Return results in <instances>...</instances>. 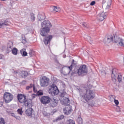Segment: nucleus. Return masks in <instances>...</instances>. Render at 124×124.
Here are the masks:
<instances>
[{
    "label": "nucleus",
    "mask_w": 124,
    "mask_h": 124,
    "mask_svg": "<svg viewBox=\"0 0 124 124\" xmlns=\"http://www.w3.org/2000/svg\"><path fill=\"white\" fill-rule=\"evenodd\" d=\"M42 28L40 31V34L42 36H45L44 38V42L45 45L50 44V42L53 38L52 35L47 36L50 31V29L52 28V24L49 20H45L41 23Z\"/></svg>",
    "instance_id": "f257e3e1"
},
{
    "label": "nucleus",
    "mask_w": 124,
    "mask_h": 124,
    "mask_svg": "<svg viewBox=\"0 0 124 124\" xmlns=\"http://www.w3.org/2000/svg\"><path fill=\"white\" fill-rule=\"evenodd\" d=\"M91 88L92 85L89 83H87L84 86L85 90H86V93H81L80 96H81V100L83 102H85V103L87 102L89 106L93 107V103L89 102L90 100H92V99L94 98V93L93 91L91 90Z\"/></svg>",
    "instance_id": "f03ea898"
},
{
    "label": "nucleus",
    "mask_w": 124,
    "mask_h": 124,
    "mask_svg": "<svg viewBox=\"0 0 124 124\" xmlns=\"http://www.w3.org/2000/svg\"><path fill=\"white\" fill-rule=\"evenodd\" d=\"M17 99L20 103H24L25 106L28 108L32 107L31 100H27V96L23 94H18L17 95Z\"/></svg>",
    "instance_id": "7ed1b4c3"
},
{
    "label": "nucleus",
    "mask_w": 124,
    "mask_h": 124,
    "mask_svg": "<svg viewBox=\"0 0 124 124\" xmlns=\"http://www.w3.org/2000/svg\"><path fill=\"white\" fill-rule=\"evenodd\" d=\"M117 80L119 83L123 80L122 74L118 73V70L116 69H113L111 71V78L114 84H116Z\"/></svg>",
    "instance_id": "20e7f679"
},
{
    "label": "nucleus",
    "mask_w": 124,
    "mask_h": 124,
    "mask_svg": "<svg viewBox=\"0 0 124 124\" xmlns=\"http://www.w3.org/2000/svg\"><path fill=\"white\" fill-rule=\"evenodd\" d=\"M74 73L78 74V76H84V75L88 73V68H87L86 65H82L75 71Z\"/></svg>",
    "instance_id": "39448f33"
},
{
    "label": "nucleus",
    "mask_w": 124,
    "mask_h": 124,
    "mask_svg": "<svg viewBox=\"0 0 124 124\" xmlns=\"http://www.w3.org/2000/svg\"><path fill=\"white\" fill-rule=\"evenodd\" d=\"M49 93L52 94V95L55 94L58 95L59 94V93H60V91L57 86L55 84H52L50 86V88L49 89Z\"/></svg>",
    "instance_id": "423d86ee"
},
{
    "label": "nucleus",
    "mask_w": 124,
    "mask_h": 124,
    "mask_svg": "<svg viewBox=\"0 0 124 124\" xmlns=\"http://www.w3.org/2000/svg\"><path fill=\"white\" fill-rule=\"evenodd\" d=\"M50 82V79L46 77V76H44L40 80V86L41 87H43L45 88V87H47L49 85V82Z\"/></svg>",
    "instance_id": "0eeeda50"
},
{
    "label": "nucleus",
    "mask_w": 124,
    "mask_h": 124,
    "mask_svg": "<svg viewBox=\"0 0 124 124\" xmlns=\"http://www.w3.org/2000/svg\"><path fill=\"white\" fill-rule=\"evenodd\" d=\"M3 99L6 103H9L13 99V95L11 93L6 92L4 94Z\"/></svg>",
    "instance_id": "6e6552de"
},
{
    "label": "nucleus",
    "mask_w": 124,
    "mask_h": 124,
    "mask_svg": "<svg viewBox=\"0 0 124 124\" xmlns=\"http://www.w3.org/2000/svg\"><path fill=\"white\" fill-rule=\"evenodd\" d=\"M114 41L115 43H117L118 46L124 47V40L122 38H120L118 36H114Z\"/></svg>",
    "instance_id": "1a4fd4ad"
},
{
    "label": "nucleus",
    "mask_w": 124,
    "mask_h": 124,
    "mask_svg": "<svg viewBox=\"0 0 124 124\" xmlns=\"http://www.w3.org/2000/svg\"><path fill=\"white\" fill-rule=\"evenodd\" d=\"M51 101V98L48 96H42L40 99V101L42 104L44 105H46V104H49L50 101Z\"/></svg>",
    "instance_id": "9d476101"
},
{
    "label": "nucleus",
    "mask_w": 124,
    "mask_h": 124,
    "mask_svg": "<svg viewBox=\"0 0 124 124\" xmlns=\"http://www.w3.org/2000/svg\"><path fill=\"white\" fill-rule=\"evenodd\" d=\"M113 40V36L112 35H108L103 40V42L105 43V44H109V43L112 42Z\"/></svg>",
    "instance_id": "9b49d317"
},
{
    "label": "nucleus",
    "mask_w": 124,
    "mask_h": 124,
    "mask_svg": "<svg viewBox=\"0 0 124 124\" xmlns=\"http://www.w3.org/2000/svg\"><path fill=\"white\" fill-rule=\"evenodd\" d=\"M58 103H59V100L57 99H50L49 106L54 108V107H56V106L58 105Z\"/></svg>",
    "instance_id": "f8f14e48"
},
{
    "label": "nucleus",
    "mask_w": 124,
    "mask_h": 124,
    "mask_svg": "<svg viewBox=\"0 0 124 124\" xmlns=\"http://www.w3.org/2000/svg\"><path fill=\"white\" fill-rule=\"evenodd\" d=\"M62 104L65 106H68L70 104V100L68 97H64L62 98Z\"/></svg>",
    "instance_id": "ddd939ff"
},
{
    "label": "nucleus",
    "mask_w": 124,
    "mask_h": 124,
    "mask_svg": "<svg viewBox=\"0 0 124 124\" xmlns=\"http://www.w3.org/2000/svg\"><path fill=\"white\" fill-rule=\"evenodd\" d=\"M105 18H106V15H105L104 12L100 13L97 16V19L101 21V22L103 21Z\"/></svg>",
    "instance_id": "4468645a"
},
{
    "label": "nucleus",
    "mask_w": 124,
    "mask_h": 124,
    "mask_svg": "<svg viewBox=\"0 0 124 124\" xmlns=\"http://www.w3.org/2000/svg\"><path fill=\"white\" fill-rule=\"evenodd\" d=\"M32 112H33L32 108H28L25 111V114H26L28 117H31V116H32Z\"/></svg>",
    "instance_id": "2eb2a0df"
},
{
    "label": "nucleus",
    "mask_w": 124,
    "mask_h": 124,
    "mask_svg": "<svg viewBox=\"0 0 124 124\" xmlns=\"http://www.w3.org/2000/svg\"><path fill=\"white\" fill-rule=\"evenodd\" d=\"M45 18H46V16L44 13H42L38 15V19L39 21H43V20H45Z\"/></svg>",
    "instance_id": "dca6fc26"
},
{
    "label": "nucleus",
    "mask_w": 124,
    "mask_h": 124,
    "mask_svg": "<svg viewBox=\"0 0 124 124\" xmlns=\"http://www.w3.org/2000/svg\"><path fill=\"white\" fill-rule=\"evenodd\" d=\"M7 52L9 53L12 51V47H13V43L12 42L9 43L7 46Z\"/></svg>",
    "instance_id": "f3484780"
},
{
    "label": "nucleus",
    "mask_w": 124,
    "mask_h": 124,
    "mask_svg": "<svg viewBox=\"0 0 124 124\" xmlns=\"http://www.w3.org/2000/svg\"><path fill=\"white\" fill-rule=\"evenodd\" d=\"M20 75L22 78H27L29 75V73L27 71H21Z\"/></svg>",
    "instance_id": "a211bd4d"
},
{
    "label": "nucleus",
    "mask_w": 124,
    "mask_h": 124,
    "mask_svg": "<svg viewBox=\"0 0 124 124\" xmlns=\"http://www.w3.org/2000/svg\"><path fill=\"white\" fill-rule=\"evenodd\" d=\"M77 65V62L74 60H72L71 65L68 66V68L69 69L70 71H71L72 70V67H73V66H76Z\"/></svg>",
    "instance_id": "6ab92c4d"
},
{
    "label": "nucleus",
    "mask_w": 124,
    "mask_h": 124,
    "mask_svg": "<svg viewBox=\"0 0 124 124\" xmlns=\"http://www.w3.org/2000/svg\"><path fill=\"white\" fill-rule=\"evenodd\" d=\"M31 19V22H34L35 21V16H34V14L33 13H30Z\"/></svg>",
    "instance_id": "aec40b11"
},
{
    "label": "nucleus",
    "mask_w": 124,
    "mask_h": 124,
    "mask_svg": "<svg viewBox=\"0 0 124 124\" xmlns=\"http://www.w3.org/2000/svg\"><path fill=\"white\" fill-rule=\"evenodd\" d=\"M0 23L1 24H3V26H8V21L7 20H5L4 19H2Z\"/></svg>",
    "instance_id": "412c9836"
},
{
    "label": "nucleus",
    "mask_w": 124,
    "mask_h": 124,
    "mask_svg": "<svg viewBox=\"0 0 124 124\" xmlns=\"http://www.w3.org/2000/svg\"><path fill=\"white\" fill-rule=\"evenodd\" d=\"M12 54H13V55H15V56H17L18 54V49L16 48H14L12 49Z\"/></svg>",
    "instance_id": "4be33fe9"
},
{
    "label": "nucleus",
    "mask_w": 124,
    "mask_h": 124,
    "mask_svg": "<svg viewBox=\"0 0 124 124\" xmlns=\"http://www.w3.org/2000/svg\"><path fill=\"white\" fill-rule=\"evenodd\" d=\"M63 111L65 115H69V114H70V113L71 112V110H70V109L67 110L66 108H65V109L64 108Z\"/></svg>",
    "instance_id": "5701e85b"
},
{
    "label": "nucleus",
    "mask_w": 124,
    "mask_h": 124,
    "mask_svg": "<svg viewBox=\"0 0 124 124\" xmlns=\"http://www.w3.org/2000/svg\"><path fill=\"white\" fill-rule=\"evenodd\" d=\"M66 124H75V121L72 119H69L67 121Z\"/></svg>",
    "instance_id": "b1692460"
},
{
    "label": "nucleus",
    "mask_w": 124,
    "mask_h": 124,
    "mask_svg": "<svg viewBox=\"0 0 124 124\" xmlns=\"http://www.w3.org/2000/svg\"><path fill=\"white\" fill-rule=\"evenodd\" d=\"M53 10L55 12H60V11H61V8H58L57 6H54Z\"/></svg>",
    "instance_id": "393cba45"
},
{
    "label": "nucleus",
    "mask_w": 124,
    "mask_h": 124,
    "mask_svg": "<svg viewBox=\"0 0 124 124\" xmlns=\"http://www.w3.org/2000/svg\"><path fill=\"white\" fill-rule=\"evenodd\" d=\"M67 94L66 92L63 91L61 94V96L63 98V97H66L65 96L67 95Z\"/></svg>",
    "instance_id": "a878e982"
},
{
    "label": "nucleus",
    "mask_w": 124,
    "mask_h": 124,
    "mask_svg": "<svg viewBox=\"0 0 124 124\" xmlns=\"http://www.w3.org/2000/svg\"><path fill=\"white\" fill-rule=\"evenodd\" d=\"M34 54H35V52H34V51L33 50H30L29 51V55L30 57H33V56H34Z\"/></svg>",
    "instance_id": "bb28decb"
},
{
    "label": "nucleus",
    "mask_w": 124,
    "mask_h": 124,
    "mask_svg": "<svg viewBox=\"0 0 124 124\" xmlns=\"http://www.w3.org/2000/svg\"><path fill=\"white\" fill-rule=\"evenodd\" d=\"M64 118V116L63 115H60L57 118H56V121H61V120H62Z\"/></svg>",
    "instance_id": "cd10ccee"
},
{
    "label": "nucleus",
    "mask_w": 124,
    "mask_h": 124,
    "mask_svg": "<svg viewBox=\"0 0 124 124\" xmlns=\"http://www.w3.org/2000/svg\"><path fill=\"white\" fill-rule=\"evenodd\" d=\"M0 124H5V121L2 117L0 118Z\"/></svg>",
    "instance_id": "c85d7f7f"
},
{
    "label": "nucleus",
    "mask_w": 124,
    "mask_h": 124,
    "mask_svg": "<svg viewBox=\"0 0 124 124\" xmlns=\"http://www.w3.org/2000/svg\"><path fill=\"white\" fill-rule=\"evenodd\" d=\"M78 123L79 124H83V119L81 117H78Z\"/></svg>",
    "instance_id": "c756f323"
},
{
    "label": "nucleus",
    "mask_w": 124,
    "mask_h": 124,
    "mask_svg": "<svg viewBox=\"0 0 124 124\" xmlns=\"http://www.w3.org/2000/svg\"><path fill=\"white\" fill-rule=\"evenodd\" d=\"M17 111L19 115H23V110H22V108H18Z\"/></svg>",
    "instance_id": "7c9ffc66"
},
{
    "label": "nucleus",
    "mask_w": 124,
    "mask_h": 124,
    "mask_svg": "<svg viewBox=\"0 0 124 124\" xmlns=\"http://www.w3.org/2000/svg\"><path fill=\"white\" fill-rule=\"evenodd\" d=\"M32 86H33V84H31L30 86H28L26 87V90H27V91H29L30 89H31V88H32Z\"/></svg>",
    "instance_id": "2f4dec72"
},
{
    "label": "nucleus",
    "mask_w": 124,
    "mask_h": 124,
    "mask_svg": "<svg viewBox=\"0 0 124 124\" xmlns=\"http://www.w3.org/2000/svg\"><path fill=\"white\" fill-rule=\"evenodd\" d=\"M22 56L23 57H27V56H28V53L27 52V51H26V50L25 51H23Z\"/></svg>",
    "instance_id": "473e14b6"
},
{
    "label": "nucleus",
    "mask_w": 124,
    "mask_h": 124,
    "mask_svg": "<svg viewBox=\"0 0 124 124\" xmlns=\"http://www.w3.org/2000/svg\"><path fill=\"white\" fill-rule=\"evenodd\" d=\"M82 26H83V28H89V26L85 22H83L82 23Z\"/></svg>",
    "instance_id": "72a5a7b5"
},
{
    "label": "nucleus",
    "mask_w": 124,
    "mask_h": 124,
    "mask_svg": "<svg viewBox=\"0 0 124 124\" xmlns=\"http://www.w3.org/2000/svg\"><path fill=\"white\" fill-rule=\"evenodd\" d=\"M37 95H43V92H42V91H39L37 93Z\"/></svg>",
    "instance_id": "f704fd0d"
},
{
    "label": "nucleus",
    "mask_w": 124,
    "mask_h": 124,
    "mask_svg": "<svg viewBox=\"0 0 124 124\" xmlns=\"http://www.w3.org/2000/svg\"><path fill=\"white\" fill-rule=\"evenodd\" d=\"M27 84V81L23 80L21 82H20V85L24 86V85H26Z\"/></svg>",
    "instance_id": "c9c22d12"
},
{
    "label": "nucleus",
    "mask_w": 124,
    "mask_h": 124,
    "mask_svg": "<svg viewBox=\"0 0 124 124\" xmlns=\"http://www.w3.org/2000/svg\"><path fill=\"white\" fill-rule=\"evenodd\" d=\"M88 39L89 40V41L90 43V44H92V43H93V40L92 39V38H91V37H88Z\"/></svg>",
    "instance_id": "e433bc0d"
},
{
    "label": "nucleus",
    "mask_w": 124,
    "mask_h": 124,
    "mask_svg": "<svg viewBox=\"0 0 124 124\" xmlns=\"http://www.w3.org/2000/svg\"><path fill=\"white\" fill-rule=\"evenodd\" d=\"M26 51V49L23 48L20 50V53L21 55L23 54V53Z\"/></svg>",
    "instance_id": "4c0bfd02"
},
{
    "label": "nucleus",
    "mask_w": 124,
    "mask_h": 124,
    "mask_svg": "<svg viewBox=\"0 0 124 124\" xmlns=\"http://www.w3.org/2000/svg\"><path fill=\"white\" fill-rule=\"evenodd\" d=\"M94 4H95V1H92L90 3V5H92V6L94 5Z\"/></svg>",
    "instance_id": "58836bf2"
},
{
    "label": "nucleus",
    "mask_w": 124,
    "mask_h": 124,
    "mask_svg": "<svg viewBox=\"0 0 124 124\" xmlns=\"http://www.w3.org/2000/svg\"><path fill=\"white\" fill-rule=\"evenodd\" d=\"M114 103L116 105H119V101L118 100L114 99Z\"/></svg>",
    "instance_id": "ea45409f"
},
{
    "label": "nucleus",
    "mask_w": 124,
    "mask_h": 124,
    "mask_svg": "<svg viewBox=\"0 0 124 124\" xmlns=\"http://www.w3.org/2000/svg\"><path fill=\"white\" fill-rule=\"evenodd\" d=\"M11 116H12V117H14V118H15L16 117V115H15V113H11Z\"/></svg>",
    "instance_id": "a19ab883"
},
{
    "label": "nucleus",
    "mask_w": 124,
    "mask_h": 124,
    "mask_svg": "<svg viewBox=\"0 0 124 124\" xmlns=\"http://www.w3.org/2000/svg\"><path fill=\"white\" fill-rule=\"evenodd\" d=\"M32 88H33V91L34 92H35V86H34V84H33Z\"/></svg>",
    "instance_id": "79ce46f5"
},
{
    "label": "nucleus",
    "mask_w": 124,
    "mask_h": 124,
    "mask_svg": "<svg viewBox=\"0 0 124 124\" xmlns=\"http://www.w3.org/2000/svg\"><path fill=\"white\" fill-rule=\"evenodd\" d=\"M43 114L44 116H47V112H46V111H44L43 112Z\"/></svg>",
    "instance_id": "37998d69"
},
{
    "label": "nucleus",
    "mask_w": 124,
    "mask_h": 124,
    "mask_svg": "<svg viewBox=\"0 0 124 124\" xmlns=\"http://www.w3.org/2000/svg\"><path fill=\"white\" fill-rule=\"evenodd\" d=\"M3 105V103L2 102H0V107H2Z\"/></svg>",
    "instance_id": "c03bdc74"
},
{
    "label": "nucleus",
    "mask_w": 124,
    "mask_h": 124,
    "mask_svg": "<svg viewBox=\"0 0 124 124\" xmlns=\"http://www.w3.org/2000/svg\"><path fill=\"white\" fill-rule=\"evenodd\" d=\"M109 8H110V5H107V7L106 8V9H109Z\"/></svg>",
    "instance_id": "a18cd8bd"
},
{
    "label": "nucleus",
    "mask_w": 124,
    "mask_h": 124,
    "mask_svg": "<svg viewBox=\"0 0 124 124\" xmlns=\"http://www.w3.org/2000/svg\"><path fill=\"white\" fill-rule=\"evenodd\" d=\"M15 118L16 119V120H19L20 119V117L19 116H16Z\"/></svg>",
    "instance_id": "49530a36"
},
{
    "label": "nucleus",
    "mask_w": 124,
    "mask_h": 124,
    "mask_svg": "<svg viewBox=\"0 0 124 124\" xmlns=\"http://www.w3.org/2000/svg\"><path fill=\"white\" fill-rule=\"evenodd\" d=\"M112 0H104L103 1H105V2H108V1H111Z\"/></svg>",
    "instance_id": "de8ad7c7"
},
{
    "label": "nucleus",
    "mask_w": 124,
    "mask_h": 124,
    "mask_svg": "<svg viewBox=\"0 0 124 124\" xmlns=\"http://www.w3.org/2000/svg\"><path fill=\"white\" fill-rule=\"evenodd\" d=\"M2 26H3V24L0 22V28H1L2 27Z\"/></svg>",
    "instance_id": "09e8293b"
},
{
    "label": "nucleus",
    "mask_w": 124,
    "mask_h": 124,
    "mask_svg": "<svg viewBox=\"0 0 124 124\" xmlns=\"http://www.w3.org/2000/svg\"><path fill=\"white\" fill-rule=\"evenodd\" d=\"M14 73H15V74H18V72L17 71H14Z\"/></svg>",
    "instance_id": "8fccbe9b"
},
{
    "label": "nucleus",
    "mask_w": 124,
    "mask_h": 124,
    "mask_svg": "<svg viewBox=\"0 0 124 124\" xmlns=\"http://www.w3.org/2000/svg\"><path fill=\"white\" fill-rule=\"evenodd\" d=\"M33 95H34L33 96V98H35V96H37V95L34 94Z\"/></svg>",
    "instance_id": "3c124183"
},
{
    "label": "nucleus",
    "mask_w": 124,
    "mask_h": 124,
    "mask_svg": "<svg viewBox=\"0 0 124 124\" xmlns=\"http://www.w3.org/2000/svg\"><path fill=\"white\" fill-rule=\"evenodd\" d=\"M2 59V57L1 56V54H0V60H1Z\"/></svg>",
    "instance_id": "603ef678"
},
{
    "label": "nucleus",
    "mask_w": 124,
    "mask_h": 124,
    "mask_svg": "<svg viewBox=\"0 0 124 124\" xmlns=\"http://www.w3.org/2000/svg\"><path fill=\"white\" fill-rule=\"evenodd\" d=\"M2 1H5L6 0H1Z\"/></svg>",
    "instance_id": "864d4df0"
}]
</instances>
